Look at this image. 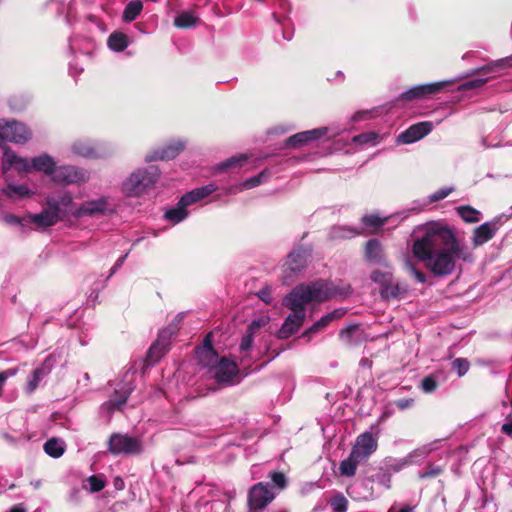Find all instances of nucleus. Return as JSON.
<instances>
[{
	"instance_id": "1",
	"label": "nucleus",
	"mask_w": 512,
	"mask_h": 512,
	"mask_svg": "<svg viewBox=\"0 0 512 512\" xmlns=\"http://www.w3.org/2000/svg\"><path fill=\"white\" fill-rule=\"evenodd\" d=\"M413 255L437 277H446L456 269L457 260L472 263V250L460 241L447 224L431 221L417 228L412 245Z\"/></svg>"
},
{
	"instance_id": "2",
	"label": "nucleus",
	"mask_w": 512,
	"mask_h": 512,
	"mask_svg": "<svg viewBox=\"0 0 512 512\" xmlns=\"http://www.w3.org/2000/svg\"><path fill=\"white\" fill-rule=\"evenodd\" d=\"M351 293L349 285L339 286L333 282L318 279L296 285L282 300V304L292 311L285 320H306L316 305L334 298H344Z\"/></svg>"
},
{
	"instance_id": "3",
	"label": "nucleus",
	"mask_w": 512,
	"mask_h": 512,
	"mask_svg": "<svg viewBox=\"0 0 512 512\" xmlns=\"http://www.w3.org/2000/svg\"><path fill=\"white\" fill-rule=\"evenodd\" d=\"M160 176L155 165L140 167L132 171L121 183V192L126 197H140L152 189Z\"/></svg>"
},
{
	"instance_id": "4",
	"label": "nucleus",
	"mask_w": 512,
	"mask_h": 512,
	"mask_svg": "<svg viewBox=\"0 0 512 512\" xmlns=\"http://www.w3.org/2000/svg\"><path fill=\"white\" fill-rule=\"evenodd\" d=\"M115 209L110 196L102 195L98 198L82 202L75 211L73 217L81 219L85 217L105 216L114 213Z\"/></svg>"
},
{
	"instance_id": "5",
	"label": "nucleus",
	"mask_w": 512,
	"mask_h": 512,
	"mask_svg": "<svg viewBox=\"0 0 512 512\" xmlns=\"http://www.w3.org/2000/svg\"><path fill=\"white\" fill-rule=\"evenodd\" d=\"M108 452L114 456L136 455L142 451V443L137 437L113 433L107 442Z\"/></svg>"
},
{
	"instance_id": "6",
	"label": "nucleus",
	"mask_w": 512,
	"mask_h": 512,
	"mask_svg": "<svg viewBox=\"0 0 512 512\" xmlns=\"http://www.w3.org/2000/svg\"><path fill=\"white\" fill-rule=\"evenodd\" d=\"M31 138L30 129L16 120H0V145L4 141L15 144H25Z\"/></svg>"
},
{
	"instance_id": "7",
	"label": "nucleus",
	"mask_w": 512,
	"mask_h": 512,
	"mask_svg": "<svg viewBox=\"0 0 512 512\" xmlns=\"http://www.w3.org/2000/svg\"><path fill=\"white\" fill-rule=\"evenodd\" d=\"M275 498V494L269 489L268 483L258 482L253 485L247 496L250 512H259Z\"/></svg>"
},
{
	"instance_id": "8",
	"label": "nucleus",
	"mask_w": 512,
	"mask_h": 512,
	"mask_svg": "<svg viewBox=\"0 0 512 512\" xmlns=\"http://www.w3.org/2000/svg\"><path fill=\"white\" fill-rule=\"evenodd\" d=\"M89 179L88 172L73 165L56 167L52 181L60 185H71L86 182Z\"/></svg>"
},
{
	"instance_id": "9",
	"label": "nucleus",
	"mask_w": 512,
	"mask_h": 512,
	"mask_svg": "<svg viewBox=\"0 0 512 512\" xmlns=\"http://www.w3.org/2000/svg\"><path fill=\"white\" fill-rule=\"evenodd\" d=\"M47 206L56 212L59 219L62 216H73V212L77 206L73 201L72 193L69 191H61L57 195H49L45 199Z\"/></svg>"
},
{
	"instance_id": "10",
	"label": "nucleus",
	"mask_w": 512,
	"mask_h": 512,
	"mask_svg": "<svg viewBox=\"0 0 512 512\" xmlns=\"http://www.w3.org/2000/svg\"><path fill=\"white\" fill-rule=\"evenodd\" d=\"M449 83V81H439L416 85L401 93L398 99L405 102L414 99H425L439 93Z\"/></svg>"
},
{
	"instance_id": "11",
	"label": "nucleus",
	"mask_w": 512,
	"mask_h": 512,
	"mask_svg": "<svg viewBox=\"0 0 512 512\" xmlns=\"http://www.w3.org/2000/svg\"><path fill=\"white\" fill-rule=\"evenodd\" d=\"M213 369L218 383L232 385L238 382L239 368L235 361L221 357Z\"/></svg>"
},
{
	"instance_id": "12",
	"label": "nucleus",
	"mask_w": 512,
	"mask_h": 512,
	"mask_svg": "<svg viewBox=\"0 0 512 512\" xmlns=\"http://www.w3.org/2000/svg\"><path fill=\"white\" fill-rule=\"evenodd\" d=\"M329 127H319L296 133L285 140V147L299 148L328 135Z\"/></svg>"
},
{
	"instance_id": "13",
	"label": "nucleus",
	"mask_w": 512,
	"mask_h": 512,
	"mask_svg": "<svg viewBox=\"0 0 512 512\" xmlns=\"http://www.w3.org/2000/svg\"><path fill=\"white\" fill-rule=\"evenodd\" d=\"M378 443L372 433L364 432L360 434L355 441L350 453L357 457L360 462L367 461L368 458L377 450Z\"/></svg>"
},
{
	"instance_id": "14",
	"label": "nucleus",
	"mask_w": 512,
	"mask_h": 512,
	"mask_svg": "<svg viewBox=\"0 0 512 512\" xmlns=\"http://www.w3.org/2000/svg\"><path fill=\"white\" fill-rule=\"evenodd\" d=\"M309 252L303 247L294 249L288 256L284 264L285 277H293L301 273L306 265Z\"/></svg>"
},
{
	"instance_id": "15",
	"label": "nucleus",
	"mask_w": 512,
	"mask_h": 512,
	"mask_svg": "<svg viewBox=\"0 0 512 512\" xmlns=\"http://www.w3.org/2000/svg\"><path fill=\"white\" fill-rule=\"evenodd\" d=\"M433 130V124L430 121L418 122L411 125L397 137L399 144H412L427 136Z\"/></svg>"
},
{
	"instance_id": "16",
	"label": "nucleus",
	"mask_w": 512,
	"mask_h": 512,
	"mask_svg": "<svg viewBox=\"0 0 512 512\" xmlns=\"http://www.w3.org/2000/svg\"><path fill=\"white\" fill-rule=\"evenodd\" d=\"M73 154L89 159L102 158L106 156L107 152L99 143H94L90 140H77L71 145Z\"/></svg>"
},
{
	"instance_id": "17",
	"label": "nucleus",
	"mask_w": 512,
	"mask_h": 512,
	"mask_svg": "<svg viewBox=\"0 0 512 512\" xmlns=\"http://www.w3.org/2000/svg\"><path fill=\"white\" fill-rule=\"evenodd\" d=\"M185 148V142L182 140H175L167 145L155 149L145 156V161L150 163L158 160H171L174 159Z\"/></svg>"
},
{
	"instance_id": "18",
	"label": "nucleus",
	"mask_w": 512,
	"mask_h": 512,
	"mask_svg": "<svg viewBox=\"0 0 512 512\" xmlns=\"http://www.w3.org/2000/svg\"><path fill=\"white\" fill-rule=\"evenodd\" d=\"M499 228L500 223L498 220L488 221L476 227L471 237L473 246L479 247L487 243L495 236Z\"/></svg>"
},
{
	"instance_id": "19",
	"label": "nucleus",
	"mask_w": 512,
	"mask_h": 512,
	"mask_svg": "<svg viewBox=\"0 0 512 512\" xmlns=\"http://www.w3.org/2000/svg\"><path fill=\"white\" fill-rule=\"evenodd\" d=\"M15 168L18 172H29L31 170V159L17 155L10 148H5L2 157V169L8 171Z\"/></svg>"
},
{
	"instance_id": "20",
	"label": "nucleus",
	"mask_w": 512,
	"mask_h": 512,
	"mask_svg": "<svg viewBox=\"0 0 512 512\" xmlns=\"http://www.w3.org/2000/svg\"><path fill=\"white\" fill-rule=\"evenodd\" d=\"M409 285L404 281L392 280L388 286L380 288L379 293L384 300H401L409 294Z\"/></svg>"
},
{
	"instance_id": "21",
	"label": "nucleus",
	"mask_w": 512,
	"mask_h": 512,
	"mask_svg": "<svg viewBox=\"0 0 512 512\" xmlns=\"http://www.w3.org/2000/svg\"><path fill=\"white\" fill-rule=\"evenodd\" d=\"M216 190L217 186L213 183H209L207 185L192 189L191 191L185 193L179 200L181 201V204H184L186 207H188L210 196Z\"/></svg>"
},
{
	"instance_id": "22",
	"label": "nucleus",
	"mask_w": 512,
	"mask_h": 512,
	"mask_svg": "<svg viewBox=\"0 0 512 512\" xmlns=\"http://www.w3.org/2000/svg\"><path fill=\"white\" fill-rule=\"evenodd\" d=\"M50 371L51 367L49 365V359L47 358L39 367L34 369L31 375L28 377L25 385V392L27 394H32L38 388L43 378L50 373Z\"/></svg>"
},
{
	"instance_id": "23",
	"label": "nucleus",
	"mask_w": 512,
	"mask_h": 512,
	"mask_svg": "<svg viewBox=\"0 0 512 512\" xmlns=\"http://www.w3.org/2000/svg\"><path fill=\"white\" fill-rule=\"evenodd\" d=\"M56 167V162L47 153L31 158V170L42 172L51 178H53Z\"/></svg>"
},
{
	"instance_id": "24",
	"label": "nucleus",
	"mask_w": 512,
	"mask_h": 512,
	"mask_svg": "<svg viewBox=\"0 0 512 512\" xmlns=\"http://www.w3.org/2000/svg\"><path fill=\"white\" fill-rule=\"evenodd\" d=\"M60 219L56 215V212L51 210H43L40 213L28 214L27 223L31 222L40 228H48L54 226Z\"/></svg>"
},
{
	"instance_id": "25",
	"label": "nucleus",
	"mask_w": 512,
	"mask_h": 512,
	"mask_svg": "<svg viewBox=\"0 0 512 512\" xmlns=\"http://www.w3.org/2000/svg\"><path fill=\"white\" fill-rule=\"evenodd\" d=\"M365 256L366 259L373 264L386 266L383 248L380 241L377 239H370L366 243Z\"/></svg>"
},
{
	"instance_id": "26",
	"label": "nucleus",
	"mask_w": 512,
	"mask_h": 512,
	"mask_svg": "<svg viewBox=\"0 0 512 512\" xmlns=\"http://www.w3.org/2000/svg\"><path fill=\"white\" fill-rule=\"evenodd\" d=\"M340 338L348 345H358L365 339V335L359 324L354 323L340 332Z\"/></svg>"
},
{
	"instance_id": "27",
	"label": "nucleus",
	"mask_w": 512,
	"mask_h": 512,
	"mask_svg": "<svg viewBox=\"0 0 512 512\" xmlns=\"http://www.w3.org/2000/svg\"><path fill=\"white\" fill-rule=\"evenodd\" d=\"M170 350L167 344L155 340L146 353L145 364L147 366L155 365Z\"/></svg>"
},
{
	"instance_id": "28",
	"label": "nucleus",
	"mask_w": 512,
	"mask_h": 512,
	"mask_svg": "<svg viewBox=\"0 0 512 512\" xmlns=\"http://www.w3.org/2000/svg\"><path fill=\"white\" fill-rule=\"evenodd\" d=\"M360 234V230L349 225H334L330 228L328 237L332 240L351 239Z\"/></svg>"
},
{
	"instance_id": "29",
	"label": "nucleus",
	"mask_w": 512,
	"mask_h": 512,
	"mask_svg": "<svg viewBox=\"0 0 512 512\" xmlns=\"http://www.w3.org/2000/svg\"><path fill=\"white\" fill-rule=\"evenodd\" d=\"M196 356L200 365L204 367L214 368V366L218 363L219 357L218 353L214 348H206V347H197L196 348Z\"/></svg>"
},
{
	"instance_id": "30",
	"label": "nucleus",
	"mask_w": 512,
	"mask_h": 512,
	"mask_svg": "<svg viewBox=\"0 0 512 512\" xmlns=\"http://www.w3.org/2000/svg\"><path fill=\"white\" fill-rule=\"evenodd\" d=\"M200 19L192 11H183L178 13L174 18V26L179 29H189L196 27Z\"/></svg>"
},
{
	"instance_id": "31",
	"label": "nucleus",
	"mask_w": 512,
	"mask_h": 512,
	"mask_svg": "<svg viewBox=\"0 0 512 512\" xmlns=\"http://www.w3.org/2000/svg\"><path fill=\"white\" fill-rule=\"evenodd\" d=\"M186 208L187 207L184 204H181V201L179 200L175 207L165 211L164 218L174 225L178 224L188 217L189 213Z\"/></svg>"
},
{
	"instance_id": "32",
	"label": "nucleus",
	"mask_w": 512,
	"mask_h": 512,
	"mask_svg": "<svg viewBox=\"0 0 512 512\" xmlns=\"http://www.w3.org/2000/svg\"><path fill=\"white\" fill-rule=\"evenodd\" d=\"M269 176L270 172L268 170H262L259 174L249 177L241 184L235 186V192L255 188L265 183L269 179Z\"/></svg>"
},
{
	"instance_id": "33",
	"label": "nucleus",
	"mask_w": 512,
	"mask_h": 512,
	"mask_svg": "<svg viewBox=\"0 0 512 512\" xmlns=\"http://www.w3.org/2000/svg\"><path fill=\"white\" fill-rule=\"evenodd\" d=\"M3 194L11 199H21L30 197L34 194L26 185H17L9 183L6 188L2 190Z\"/></svg>"
},
{
	"instance_id": "34",
	"label": "nucleus",
	"mask_w": 512,
	"mask_h": 512,
	"mask_svg": "<svg viewBox=\"0 0 512 512\" xmlns=\"http://www.w3.org/2000/svg\"><path fill=\"white\" fill-rule=\"evenodd\" d=\"M108 47L114 52H122L129 45L128 36L122 32L112 33L107 40Z\"/></svg>"
},
{
	"instance_id": "35",
	"label": "nucleus",
	"mask_w": 512,
	"mask_h": 512,
	"mask_svg": "<svg viewBox=\"0 0 512 512\" xmlns=\"http://www.w3.org/2000/svg\"><path fill=\"white\" fill-rule=\"evenodd\" d=\"M43 449L49 456L53 458H59L65 452V445L59 439L51 438L45 442Z\"/></svg>"
},
{
	"instance_id": "36",
	"label": "nucleus",
	"mask_w": 512,
	"mask_h": 512,
	"mask_svg": "<svg viewBox=\"0 0 512 512\" xmlns=\"http://www.w3.org/2000/svg\"><path fill=\"white\" fill-rule=\"evenodd\" d=\"M143 9V3L140 0L130 1L124 8L123 20L125 22H132L135 20Z\"/></svg>"
},
{
	"instance_id": "37",
	"label": "nucleus",
	"mask_w": 512,
	"mask_h": 512,
	"mask_svg": "<svg viewBox=\"0 0 512 512\" xmlns=\"http://www.w3.org/2000/svg\"><path fill=\"white\" fill-rule=\"evenodd\" d=\"M456 210L458 215L466 223H477L480 221V211L471 206H459L456 208Z\"/></svg>"
},
{
	"instance_id": "38",
	"label": "nucleus",
	"mask_w": 512,
	"mask_h": 512,
	"mask_svg": "<svg viewBox=\"0 0 512 512\" xmlns=\"http://www.w3.org/2000/svg\"><path fill=\"white\" fill-rule=\"evenodd\" d=\"M361 463L357 457L350 453L349 457L340 463L339 470L341 475L352 477L356 474L357 465Z\"/></svg>"
},
{
	"instance_id": "39",
	"label": "nucleus",
	"mask_w": 512,
	"mask_h": 512,
	"mask_svg": "<svg viewBox=\"0 0 512 512\" xmlns=\"http://www.w3.org/2000/svg\"><path fill=\"white\" fill-rule=\"evenodd\" d=\"M352 142L360 146H376L380 142V136L376 132H365L354 136Z\"/></svg>"
},
{
	"instance_id": "40",
	"label": "nucleus",
	"mask_w": 512,
	"mask_h": 512,
	"mask_svg": "<svg viewBox=\"0 0 512 512\" xmlns=\"http://www.w3.org/2000/svg\"><path fill=\"white\" fill-rule=\"evenodd\" d=\"M386 270H374L371 273V280L375 283H377L380 288H384L388 286V284L394 279L392 271L388 268L386 265Z\"/></svg>"
},
{
	"instance_id": "41",
	"label": "nucleus",
	"mask_w": 512,
	"mask_h": 512,
	"mask_svg": "<svg viewBox=\"0 0 512 512\" xmlns=\"http://www.w3.org/2000/svg\"><path fill=\"white\" fill-rule=\"evenodd\" d=\"M512 63V55L497 61H494L490 64L479 67L477 70L479 73H489V72H497L499 70L506 69L510 67Z\"/></svg>"
},
{
	"instance_id": "42",
	"label": "nucleus",
	"mask_w": 512,
	"mask_h": 512,
	"mask_svg": "<svg viewBox=\"0 0 512 512\" xmlns=\"http://www.w3.org/2000/svg\"><path fill=\"white\" fill-rule=\"evenodd\" d=\"M303 322H283L281 328L277 332L279 339H286L297 333Z\"/></svg>"
},
{
	"instance_id": "43",
	"label": "nucleus",
	"mask_w": 512,
	"mask_h": 512,
	"mask_svg": "<svg viewBox=\"0 0 512 512\" xmlns=\"http://www.w3.org/2000/svg\"><path fill=\"white\" fill-rule=\"evenodd\" d=\"M262 326V322H251L248 327L247 333L242 337L240 343V351H247L250 349L253 343V331L259 329Z\"/></svg>"
},
{
	"instance_id": "44",
	"label": "nucleus",
	"mask_w": 512,
	"mask_h": 512,
	"mask_svg": "<svg viewBox=\"0 0 512 512\" xmlns=\"http://www.w3.org/2000/svg\"><path fill=\"white\" fill-rule=\"evenodd\" d=\"M478 69L479 68L475 69L472 72V74H479V72L477 71ZM490 73L491 72H489V74ZM480 75H483L486 77H479V78H475V79L466 81L459 87V89L464 91V90L479 88V87L483 86L485 83H487V81L491 78L490 76H487L488 73H480Z\"/></svg>"
},
{
	"instance_id": "45",
	"label": "nucleus",
	"mask_w": 512,
	"mask_h": 512,
	"mask_svg": "<svg viewBox=\"0 0 512 512\" xmlns=\"http://www.w3.org/2000/svg\"><path fill=\"white\" fill-rule=\"evenodd\" d=\"M178 330L179 327L172 322L158 333L156 340L160 343L167 344L168 347H170V339L177 333Z\"/></svg>"
},
{
	"instance_id": "46",
	"label": "nucleus",
	"mask_w": 512,
	"mask_h": 512,
	"mask_svg": "<svg viewBox=\"0 0 512 512\" xmlns=\"http://www.w3.org/2000/svg\"><path fill=\"white\" fill-rule=\"evenodd\" d=\"M387 219H388V217H381L377 213H371V214L364 215L361 218V222L365 226L377 228V227L384 225L386 223Z\"/></svg>"
},
{
	"instance_id": "47",
	"label": "nucleus",
	"mask_w": 512,
	"mask_h": 512,
	"mask_svg": "<svg viewBox=\"0 0 512 512\" xmlns=\"http://www.w3.org/2000/svg\"><path fill=\"white\" fill-rule=\"evenodd\" d=\"M404 268L405 270L414 277L415 281L421 284L426 283L427 276L422 271L418 270L416 266L409 260H405L404 262Z\"/></svg>"
},
{
	"instance_id": "48",
	"label": "nucleus",
	"mask_w": 512,
	"mask_h": 512,
	"mask_svg": "<svg viewBox=\"0 0 512 512\" xmlns=\"http://www.w3.org/2000/svg\"><path fill=\"white\" fill-rule=\"evenodd\" d=\"M329 504L334 512H346L348 508V500L341 493L334 495Z\"/></svg>"
},
{
	"instance_id": "49",
	"label": "nucleus",
	"mask_w": 512,
	"mask_h": 512,
	"mask_svg": "<svg viewBox=\"0 0 512 512\" xmlns=\"http://www.w3.org/2000/svg\"><path fill=\"white\" fill-rule=\"evenodd\" d=\"M246 158L247 157L245 155L233 156V157L219 163L216 166V170L221 172V171H225L229 168H234V167L240 166L242 162L246 161Z\"/></svg>"
},
{
	"instance_id": "50",
	"label": "nucleus",
	"mask_w": 512,
	"mask_h": 512,
	"mask_svg": "<svg viewBox=\"0 0 512 512\" xmlns=\"http://www.w3.org/2000/svg\"><path fill=\"white\" fill-rule=\"evenodd\" d=\"M275 20L282 26V37L286 41L293 38L294 31L291 28L290 20L287 17L279 18L274 14Z\"/></svg>"
},
{
	"instance_id": "51",
	"label": "nucleus",
	"mask_w": 512,
	"mask_h": 512,
	"mask_svg": "<svg viewBox=\"0 0 512 512\" xmlns=\"http://www.w3.org/2000/svg\"><path fill=\"white\" fill-rule=\"evenodd\" d=\"M127 400L128 394L124 392L119 397L111 398L105 403V405L110 412H113L115 410H121L122 407L126 404Z\"/></svg>"
},
{
	"instance_id": "52",
	"label": "nucleus",
	"mask_w": 512,
	"mask_h": 512,
	"mask_svg": "<svg viewBox=\"0 0 512 512\" xmlns=\"http://www.w3.org/2000/svg\"><path fill=\"white\" fill-rule=\"evenodd\" d=\"M420 388L424 393H433L438 388V380L434 375H428L423 378Z\"/></svg>"
},
{
	"instance_id": "53",
	"label": "nucleus",
	"mask_w": 512,
	"mask_h": 512,
	"mask_svg": "<svg viewBox=\"0 0 512 512\" xmlns=\"http://www.w3.org/2000/svg\"><path fill=\"white\" fill-rule=\"evenodd\" d=\"M269 477L274 485V487L282 490L284 489L286 486H287V478L285 476V474L283 472H279V471H272L270 474H269Z\"/></svg>"
},
{
	"instance_id": "54",
	"label": "nucleus",
	"mask_w": 512,
	"mask_h": 512,
	"mask_svg": "<svg viewBox=\"0 0 512 512\" xmlns=\"http://www.w3.org/2000/svg\"><path fill=\"white\" fill-rule=\"evenodd\" d=\"M452 367L457 371L458 376L462 377L468 372L470 362L466 358H456L452 362Z\"/></svg>"
},
{
	"instance_id": "55",
	"label": "nucleus",
	"mask_w": 512,
	"mask_h": 512,
	"mask_svg": "<svg viewBox=\"0 0 512 512\" xmlns=\"http://www.w3.org/2000/svg\"><path fill=\"white\" fill-rule=\"evenodd\" d=\"M452 191H454V187H442L427 197L428 203L440 201L446 198Z\"/></svg>"
},
{
	"instance_id": "56",
	"label": "nucleus",
	"mask_w": 512,
	"mask_h": 512,
	"mask_svg": "<svg viewBox=\"0 0 512 512\" xmlns=\"http://www.w3.org/2000/svg\"><path fill=\"white\" fill-rule=\"evenodd\" d=\"M443 468L435 465H428L422 472H420L419 477L421 479L427 478H435L443 473Z\"/></svg>"
},
{
	"instance_id": "57",
	"label": "nucleus",
	"mask_w": 512,
	"mask_h": 512,
	"mask_svg": "<svg viewBox=\"0 0 512 512\" xmlns=\"http://www.w3.org/2000/svg\"><path fill=\"white\" fill-rule=\"evenodd\" d=\"M2 220L8 225L25 227L27 224V217L21 218L14 214H5L2 217Z\"/></svg>"
},
{
	"instance_id": "58",
	"label": "nucleus",
	"mask_w": 512,
	"mask_h": 512,
	"mask_svg": "<svg viewBox=\"0 0 512 512\" xmlns=\"http://www.w3.org/2000/svg\"><path fill=\"white\" fill-rule=\"evenodd\" d=\"M91 492H99L105 487V481L97 475H92L88 478Z\"/></svg>"
},
{
	"instance_id": "59",
	"label": "nucleus",
	"mask_w": 512,
	"mask_h": 512,
	"mask_svg": "<svg viewBox=\"0 0 512 512\" xmlns=\"http://www.w3.org/2000/svg\"><path fill=\"white\" fill-rule=\"evenodd\" d=\"M348 310L345 308H337L332 312L327 313L320 317L319 320H337L343 318L347 314Z\"/></svg>"
},
{
	"instance_id": "60",
	"label": "nucleus",
	"mask_w": 512,
	"mask_h": 512,
	"mask_svg": "<svg viewBox=\"0 0 512 512\" xmlns=\"http://www.w3.org/2000/svg\"><path fill=\"white\" fill-rule=\"evenodd\" d=\"M428 205H430V203H428V198L423 200L418 199L414 200L407 210L410 213H418L424 210Z\"/></svg>"
},
{
	"instance_id": "61",
	"label": "nucleus",
	"mask_w": 512,
	"mask_h": 512,
	"mask_svg": "<svg viewBox=\"0 0 512 512\" xmlns=\"http://www.w3.org/2000/svg\"><path fill=\"white\" fill-rule=\"evenodd\" d=\"M257 296L266 304L272 303L271 288L269 286L263 287L257 292Z\"/></svg>"
},
{
	"instance_id": "62",
	"label": "nucleus",
	"mask_w": 512,
	"mask_h": 512,
	"mask_svg": "<svg viewBox=\"0 0 512 512\" xmlns=\"http://www.w3.org/2000/svg\"><path fill=\"white\" fill-rule=\"evenodd\" d=\"M370 114H371V112L368 110L357 111L351 116L350 122L356 123V122H360V121H365V120L369 119Z\"/></svg>"
},
{
	"instance_id": "63",
	"label": "nucleus",
	"mask_w": 512,
	"mask_h": 512,
	"mask_svg": "<svg viewBox=\"0 0 512 512\" xmlns=\"http://www.w3.org/2000/svg\"><path fill=\"white\" fill-rule=\"evenodd\" d=\"M394 404L399 410L403 411V410L408 409L414 405V399L413 398H401V399L396 400L394 402Z\"/></svg>"
},
{
	"instance_id": "64",
	"label": "nucleus",
	"mask_w": 512,
	"mask_h": 512,
	"mask_svg": "<svg viewBox=\"0 0 512 512\" xmlns=\"http://www.w3.org/2000/svg\"><path fill=\"white\" fill-rule=\"evenodd\" d=\"M80 39L79 38H70L69 40V50L72 54L76 53H87L86 51H83L79 46Z\"/></svg>"
}]
</instances>
